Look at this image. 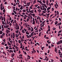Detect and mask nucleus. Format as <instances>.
<instances>
[{
  "mask_svg": "<svg viewBox=\"0 0 62 62\" xmlns=\"http://www.w3.org/2000/svg\"><path fill=\"white\" fill-rule=\"evenodd\" d=\"M7 24H8V19L6 20Z\"/></svg>",
  "mask_w": 62,
  "mask_h": 62,
  "instance_id": "18",
  "label": "nucleus"
},
{
  "mask_svg": "<svg viewBox=\"0 0 62 62\" xmlns=\"http://www.w3.org/2000/svg\"><path fill=\"white\" fill-rule=\"evenodd\" d=\"M5 11H6V10H5V9H4L3 10V12L4 13H5Z\"/></svg>",
  "mask_w": 62,
  "mask_h": 62,
  "instance_id": "22",
  "label": "nucleus"
},
{
  "mask_svg": "<svg viewBox=\"0 0 62 62\" xmlns=\"http://www.w3.org/2000/svg\"><path fill=\"white\" fill-rule=\"evenodd\" d=\"M12 15H15V14H14V13L13 12V13H12Z\"/></svg>",
  "mask_w": 62,
  "mask_h": 62,
  "instance_id": "58",
  "label": "nucleus"
},
{
  "mask_svg": "<svg viewBox=\"0 0 62 62\" xmlns=\"http://www.w3.org/2000/svg\"><path fill=\"white\" fill-rule=\"evenodd\" d=\"M5 46H8V45L7 44H5Z\"/></svg>",
  "mask_w": 62,
  "mask_h": 62,
  "instance_id": "49",
  "label": "nucleus"
},
{
  "mask_svg": "<svg viewBox=\"0 0 62 62\" xmlns=\"http://www.w3.org/2000/svg\"><path fill=\"white\" fill-rule=\"evenodd\" d=\"M20 9L21 10H22V9H23V6L22 5L21 6V7Z\"/></svg>",
  "mask_w": 62,
  "mask_h": 62,
  "instance_id": "15",
  "label": "nucleus"
},
{
  "mask_svg": "<svg viewBox=\"0 0 62 62\" xmlns=\"http://www.w3.org/2000/svg\"><path fill=\"white\" fill-rule=\"evenodd\" d=\"M45 21H43L42 23V24H44L45 23Z\"/></svg>",
  "mask_w": 62,
  "mask_h": 62,
  "instance_id": "29",
  "label": "nucleus"
},
{
  "mask_svg": "<svg viewBox=\"0 0 62 62\" xmlns=\"http://www.w3.org/2000/svg\"><path fill=\"white\" fill-rule=\"evenodd\" d=\"M42 7L43 9H42V7L41 8V10H46V8H45V7H44V6L43 5H42Z\"/></svg>",
  "mask_w": 62,
  "mask_h": 62,
  "instance_id": "1",
  "label": "nucleus"
},
{
  "mask_svg": "<svg viewBox=\"0 0 62 62\" xmlns=\"http://www.w3.org/2000/svg\"><path fill=\"white\" fill-rule=\"evenodd\" d=\"M57 14H56L57 15H59V12H58V11H57L56 12Z\"/></svg>",
  "mask_w": 62,
  "mask_h": 62,
  "instance_id": "7",
  "label": "nucleus"
},
{
  "mask_svg": "<svg viewBox=\"0 0 62 62\" xmlns=\"http://www.w3.org/2000/svg\"><path fill=\"white\" fill-rule=\"evenodd\" d=\"M3 19H4V20H6V19H5V17L4 16L3 17Z\"/></svg>",
  "mask_w": 62,
  "mask_h": 62,
  "instance_id": "54",
  "label": "nucleus"
},
{
  "mask_svg": "<svg viewBox=\"0 0 62 62\" xmlns=\"http://www.w3.org/2000/svg\"><path fill=\"white\" fill-rule=\"evenodd\" d=\"M36 23H38V24H39V21L38 20H37L36 21Z\"/></svg>",
  "mask_w": 62,
  "mask_h": 62,
  "instance_id": "20",
  "label": "nucleus"
},
{
  "mask_svg": "<svg viewBox=\"0 0 62 62\" xmlns=\"http://www.w3.org/2000/svg\"><path fill=\"white\" fill-rule=\"evenodd\" d=\"M33 4H35V3H36V1H33Z\"/></svg>",
  "mask_w": 62,
  "mask_h": 62,
  "instance_id": "30",
  "label": "nucleus"
},
{
  "mask_svg": "<svg viewBox=\"0 0 62 62\" xmlns=\"http://www.w3.org/2000/svg\"><path fill=\"white\" fill-rule=\"evenodd\" d=\"M1 28H3V29H2V30L4 29V27H3V25H1Z\"/></svg>",
  "mask_w": 62,
  "mask_h": 62,
  "instance_id": "21",
  "label": "nucleus"
},
{
  "mask_svg": "<svg viewBox=\"0 0 62 62\" xmlns=\"http://www.w3.org/2000/svg\"><path fill=\"white\" fill-rule=\"evenodd\" d=\"M31 32H32V31H34V30H33V28L32 27H31Z\"/></svg>",
  "mask_w": 62,
  "mask_h": 62,
  "instance_id": "10",
  "label": "nucleus"
},
{
  "mask_svg": "<svg viewBox=\"0 0 62 62\" xmlns=\"http://www.w3.org/2000/svg\"><path fill=\"white\" fill-rule=\"evenodd\" d=\"M21 6V5H18V7H19V8H20V7Z\"/></svg>",
  "mask_w": 62,
  "mask_h": 62,
  "instance_id": "59",
  "label": "nucleus"
},
{
  "mask_svg": "<svg viewBox=\"0 0 62 62\" xmlns=\"http://www.w3.org/2000/svg\"><path fill=\"white\" fill-rule=\"evenodd\" d=\"M58 53H59V54H61V53L60 51H59Z\"/></svg>",
  "mask_w": 62,
  "mask_h": 62,
  "instance_id": "45",
  "label": "nucleus"
},
{
  "mask_svg": "<svg viewBox=\"0 0 62 62\" xmlns=\"http://www.w3.org/2000/svg\"><path fill=\"white\" fill-rule=\"evenodd\" d=\"M21 41H23V39L22 38H21Z\"/></svg>",
  "mask_w": 62,
  "mask_h": 62,
  "instance_id": "40",
  "label": "nucleus"
},
{
  "mask_svg": "<svg viewBox=\"0 0 62 62\" xmlns=\"http://www.w3.org/2000/svg\"><path fill=\"white\" fill-rule=\"evenodd\" d=\"M23 45H22V46H21V47H20V48H23Z\"/></svg>",
  "mask_w": 62,
  "mask_h": 62,
  "instance_id": "34",
  "label": "nucleus"
},
{
  "mask_svg": "<svg viewBox=\"0 0 62 62\" xmlns=\"http://www.w3.org/2000/svg\"><path fill=\"white\" fill-rule=\"evenodd\" d=\"M19 29V25H18L17 26V27L16 28V30H18Z\"/></svg>",
  "mask_w": 62,
  "mask_h": 62,
  "instance_id": "4",
  "label": "nucleus"
},
{
  "mask_svg": "<svg viewBox=\"0 0 62 62\" xmlns=\"http://www.w3.org/2000/svg\"><path fill=\"white\" fill-rule=\"evenodd\" d=\"M27 56L29 57V58H28V59H30V58H31V57L30 56H29V55H28Z\"/></svg>",
  "mask_w": 62,
  "mask_h": 62,
  "instance_id": "6",
  "label": "nucleus"
},
{
  "mask_svg": "<svg viewBox=\"0 0 62 62\" xmlns=\"http://www.w3.org/2000/svg\"><path fill=\"white\" fill-rule=\"evenodd\" d=\"M29 18H27V22L29 21Z\"/></svg>",
  "mask_w": 62,
  "mask_h": 62,
  "instance_id": "46",
  "label": "nucleus"
},
{
  "mask_svg": "<svg viewBox=\"0 0 62 62\" xmlns=\"http://www.w3.org/2000/svg\"><path fill=\"white\" fill-rule=\"evenodd\" d=\"M22 33H25V31H24V30H23L22 31Z\"/></svg>",
  "mask_w": 62,
  "mask_h": 62,
  "instance_id": "12",
  "label": "nucleus"
},
{
  "mask_svg": "<svg viewBox=\"0 0 62 62\" xmlns=\"http://www.w3.org/2000/svg\"><path fill=\"white\" fill-rule=\"evenodd\" d=\"M33 33H34V31H33L32 33H31V36L32 37L33 36Z\"/></svg>",
  "mask_w": 62,
  "mask_h": 62,
  "instance_id": "3",
  "label": "nucleus"
},
{
  "mask_svg": "<svg viewBox=\"0 0 62 62\" xmlns=\"http://www.w3.org/2000/svg\"><path fill=\"white\" fill-rule=\"evenodd\" d=\"M2 23L3 24H5V22L3 21H2Z\"/></svg>",
  "mask_w": 62,
  "mask_h": 62,
  "instance_id": "11",
  "label": "nucleus"
},
{
  "mask_svg": "<svg viewBox=\"0 0 62 62\" xmlns=\"http://www.w3.org/2000/svg\"><path fill=\"white\" fill-rule=\"evenodd\" d=\"M14 38H15V35L14 34L13 35V39H14Z\"/></svg>",
  "mask_w": 62,
  "mask_h": 62,
  "instance_id": "37",
  "label": "nucleus"
},
{
  "mask_svg": "<svg viewBox=\"0 0 62 62\" xmlns=\"http://www.w3.org/2000/svg\"><path fill=\"white\" fill-rule=\"evenodd\" d=\"M60 43L61 44H62V40H61L60 41Z\"/></svg>",
  "mask_w": 62,
  "mask_h": 62,
  "instance_id": "35",
  "label": "nucleus"
},
{
  "mask_svg": "<svg viewBox=\"0 0 62 62\" xmlns=\"http://www.w3.org/2000/svg\"><path fill=\"white\" fill-rule=\"evenodd\" d=\"M47 58H47V56H46L45 58V59H43V60H46V59Z\"/></svg>",
  "mask_w": 62,
  "mask_h": 62,
  "instance_id": "24",
  "label": "nucleus"
},
{
  "mask_svg": "<svg viewBox=\"0 0 62 62\" xmlns=\"http://www.w3.org/2000/svg\"><path fill=\"white\" fill-rule=\"evenodd\" d=\"M43 2L44 4H45L46 3V1H44V0L43 1Z\"/></svg>",
  "mask_w": 62,
  "mask_h": 62,
  "instance_id": "17",
  "label": "nucleus"
},
{
  "mask_svg": "<svg viewBox=\"0 0 62 62\" xmlns=\"http://www.w3.org/2000/svg\"><path fill=\"white\" fill-rule=\"evenodd\" d=\"M19 32V30H17V31H16V33H17H17H18Z\"/></svg>",
  "mask_w": 62,
  "mask_h": 62,
  "instance_id": "26",
  "label": "nucleus"
},
{
  "mask_svg": "<svg viewBox=\"0 0 62 62\" xmlns=\"http://www.w3.org/2000/svg\"><path fill=\"white\" fill-rule=\"evenodd\" d=\"M40 34H41V32H40L39 34V37H40V35H41Z\"/></svg>",
  "mask_w": 62,
  "mask_h": 62,
  "instance_id": "55",
  "label": "nucleus"
},
{
  "mask_svg": "<svg viewBox=\"0 0 62 62\" xmlns=\"http://www.w3.org/2000/svg\"><path fill=\"white\" fill-rule=\"evenodd\" d=\"M60 35V33H58V37H59V36Z\"/></svg>",
  "mask_w": 62,
  "mask_h": 62,
  "instance_id": "41",
  "label": "nucleus"
},
{
  "mask_svg": "<svg viewBox=\"0 0 62 62\" xmlns=\"http://www.w3.org/2000/svg\"><path fill=\"white\" fill-rule=\"evenodd\" d=\"M48 28L49 29H50V26L49 25L48 26Z\"/></svg>",
  "mask_w": 62,
  "mask_h": 62,
  "instance_id": "56",
  "label": "nucleus"
},
{
  "mask_svg": "<svg viewBox=\"0 0 62 62\" xmlns=\"http://www.w3.org/2000/svg\"><path fill=\"white\" fill-rule=\"evenodd\" d=\"M46 46H48L49 45L48 44H46Z\"/></svg>",
  "mask_w": 62,
  "mask_h": 62,
  "instance_id": "61",
  "label": "nucleus"
},
{
  "mask_svg": "<svg viewBox=\"0 0 62 62\" xmlns=\"http://www.w3.org/2000/svg\"><path fill=\"white\" fill-rule=\"evenodd\" d=\"M39 59H43V58H41V57H40L39 58Z\"/></svg>",
  "mask_w": 62,
  "mask_h": 62,
  "instance_id": "60",
  "label": "nucleus"
},
{
  "mask_svg": "<svg viewBox=\"0 0 62 62\" xmlns=\"http://www.w3.org/2000/svg\"><path fill=\"white\" fill-rule=\"evenodd\" d=\"M46 4L47 6L49 5V4L48 3V1H47L46 2Z\"/></svg>",
  "mask_w": 62,
  "mask_h": 62,
  "instance_id": "9",
  "label": "nucleus"
},
{
  "mask_svg": "<svg viewBox=\"0 0 62 62\" xmlns=\"http://www.w3.org/2000/svg\"><path fill=\"white\" fill-rule=\"evenodd\" d=\"M23 27L22 26L21 27V29H23Z\"/></svg>",
  "mask_w": 62,
  "mask_h": 62,
  "instance_id": "63",
  "label": "nucleus"
},
{
  "mask_svg": "<svg viewBox=\"0 0 62 62\" xmlns=\"http://www.w3.org/2000/svg\"><path fill=\"white\" fill-rule=\"evenodd\" d=\"M17 4H17V5H19V4L20 3H19V2H17V3H16V5H17Z\"/></svg>",
  "mask_w": 62,
  "mask_h": 62,
  "instance_id": "38",
  "label": "nucleus"
},
{
  "mask_svg": "<svg viewBox=\"0 0 62 62\" xmlns=\"http://www.w3.org/2000/svg\"><path fill=\"white\" fill-rule=\"evenodd\" d=\"M51 45L52 46V47H54V45L53 44H51ZM52 46H51V47H52Z\"/></svg>",
  "mask_w": 62,
  "mask_h": 62,
  "instance_id": "43",
  "label": "nucleus"
},
{
  "mask_svg": "<svg viewBox=\"0 0 62 62\" xmlns=\"http://www.w3.org/2000/svg\"><path fill=\"white\" fill-rule=\"evenodd\" d=\"M11 25H12V24H11V23H10L9 24L10 26H11Z\"/></svg>",
  "mask_w": 62,
  "mask_h": 62,
  "instance_id": "62",
  "label": "nucleus"
},
{
  "mask_svg": "<svg viewBox=\"0 0 62 62\" xmlns=\"http://www.w3.org/2000/svg\"><path fill=\"white\" fill-rule=\"evenodd\" d=\"M1 44H2V45H4V44H5V43H4V42H3Z\"/></svg>",
  "mask_w": 62,
  "mask_h": 62,
  "instance_id": "39",
  "label": "nucleus"
},
{
  "mask_svg": "<svg viewBox=\"0 0 62 62\" xmlns=\"http://www.w3.org/2000/svg\"><path fill=\"white\" fill-rule=\"evenodd\" d=\"M58 23V22L57 21H56V22L55 23V24L56 25Z\"/></svg>",
  "mask_w": 62,
  "mask_h": 62,
  "instance_id": "8",
  "label": "nucleus"
},
{
  "mask_svg": "<svg viewBox=\"0 0 62 62\" xmlns=\"http://www.w3.org/2000/svg\"><path fill=\"white\" fill-rule=\"evenodd\" d=\"M13 6H16V4L15 3H14V4L13 5Z\"/></svg>",
  "mask_w": 62,
  "mask_h": 62,
  "instance_id": "64",
  "label": "nucleus"
},
{
  "mask_svg": "<svg viewBox=\"0 0 62 62\" xmlns=\"http://www.w3.org/2000/svg\"><path fill=\"white\" fill-rule=\"evenodd\" d=\"M16 10H18V8H16Z\"/></svg>",
  "mask_w": 62,
  "mask_h": 62,
  "instance_id": "51",
  "label": "nucleus"
},
{
  "mask_svg": "<svg viewBox=\"0 0 62 62\" xmlns=\"http://www.w3.org/2000/svg\"><path fill=\"white\" fill-rule=\"evenodd\" d=\"M18 42L19 43H21V41L20 40H19Z\"/></svg>",
  "mask_w": 62,
  "mask_h": 62,
  "instance_id": "31",
  "label": "nucleus"
},
{
  "mask_svg": "<svg viewBox=\"0 0 62 62\" xmlns=\"http://www.w3.org/2000/svg\"><path fill=\"white\" fill-rule=\"evenodd\" d=\"M26 34L27 35H29V33L28 32V31H27L26 32Z\"/></svg>",
  "mask_w": 62,
  "mask_h": 62,
  "instance_id": "2",
  "label": "nucleus"
},
{
  "mask_svg": "<svg viewBox=\"0 0 62 62\" xmlns=\"http://www.w3.org/2000/svg\"><path fill=\"white\" fill-rule=\"evenodd\" d=\"M13 12H14V13H15V14H17V13L16 12V11H14V10H13Z\"/></svg>",
  "mask_w": 62,
  "mask_h": 62,
  "instance_id": "13",
  "label": "nucleus"
},
{
  "mask_svg": "<svg viewBox=\"0 0 62 62\" xmlns=\"http://www.w3.org/2000/svg\"><path fill=\"white\" fill-rule=\"evenodd\" d=\"M48 47H49V49H51V48L50 46H48Z\"/></svg>",
  "mask_w": 62,
  "mask_h": 62,
  "instance_id": "48",
  "label": "nucleus"
},
{
  "mask_svg": "<svg viewBox=\"0 0 62 62\" xmlns=\"http://www.w3.org/2000/svg\"><path fill=\"white\" fill-rule=\"evenodd\" d=\"M24 31H25V32H26V30L25 29H24Z\"/></svg>",
  "mask_w": 62,
  "mask_h": 62,
  "instance_id": "57",
  "label": "nucleus"
},
{
  "mask_svg": "<svg viewBox=\"0 0 62 62\" xmlns=\"http://www.w3.org/2000/svg\"><path fill=\"white\" fill-rule=\"evenodd\" d=\"M51 9V7H49L47 9V10H49V9Z\"/></svg>",
  "mask_w": 62,
  "mask_h": 62,
  "instance_id": "5",
  "label": "nucleus"
},
{
  "mask_svg": "<svg viewBox=\"0 0 62 62\" xmlns=\"http://www.w3.org/2000/svg\"><path fill=\"white\" fill-rule=\"evenodd\" d=\"M62 31H59V32H58V33H61L62 32Z\"/></svg>",
  "mask_w": 62,
  "mask_h": 62,
  "instance_id": "44",
  "label": "nucleus"
},
{
  "mask_svg": "<svg viewBox=\"0 0 62 62\" xmlns=\"http://www.w3.org/2000/svg\"><path fill=\"white\" fill-rule=\"evenodd\" d=\"M27 28L29 29H30V30H31V28H30V27H27Z\"/></svg>",
  "mask_w": 62,
  "mask_h": 62,
  "instance_id": "50",
  "label": "nucleus"
},
{
  "mask_svg": "<svg viewBox=\"0 0 62 62\" xmlns=\"http://www.w3.org/2000/svg\"><path fill=\"white\" fill-rule=\"evenodd\" d=\"M4 4H5V5H7V2H5L4 3Z\"/></svg>",
  "mask_w": 62,
  "mask_h": 62,
  "instance_id": "33",
  "label": "nucleus"
},
{
  "mask_svg": "<svg viewBox=\"0 0 62 62\" xmlns=\"http://www.w3.org/2000/svg\"><path fill=\"white\" fill-rule=\"evenodd\" d=\"M15 26L16 27H17V26H18V24H17V23H16V24H15Z\"/></svg>",
  "mask_w": 62,
  "mask_h": 62,
  "instance_id": "27",
  "label": "nucleus"
},
{
  "mask_svg": "<svg viewBox=\"0 0 62 62\" xmlns=\"http://www.w3.org/2000/svg\"><path fill=\"white\" fill-rule=\"evenodd\" d=\"M12 55V56H14V55H15V54L14 53Z\"/></svg>",
  "mask_w": 62,
  "mask_h": 62,
  "instance_id": "28",
  "label": "nucleus"
},
{
  "mask_svg": "<svg viewBox=\"0 0 62 62\" xmlns=\"http://www.w3.org/2000/svg\"><path fill=\"white\" fill-rule=\"evenodd\" d=\"M1 18V21H3V16H2Z\"/></svg>",
  "mask_w": 62,
  "mask_h": 62,
  "instance_id": "52",
  "label": "nucleus"
},
{
  "mask_svg": "<svg viewBox=\"0 0 62 62\" xmlns=\"http://www.w3.org/2000/svg\"><path fill=\"white\" fill-rule=\"evenodd\" d=\"M0 38H1V39H3V36H1Z\"/></svg>",
  "mask_w": 62,
  "mask_h": 62,
  "instance_id": "42",
  "label": "nucleus"
},
{
  "mask_svg": "<svg viewBox=\"0 0 62 62\" xmlns=\"http://www.w3.org/2000/svg\"><path fill=\"white\" fill-rule=\"evenodd\" d=\"M25 11H26V10L23 9V12H25Z\"/></svg>",
  "mask_w": 62,
  "mask_h": 62,
  "instance_id": "16",
  "label": "nucleus"
},
{
  "mask_svg": "<svg viewBox=\"0 0 62 62\" xmlns=\"http://www.w3.org/2000/svg\"><path fill=\"white\" fill-rule=\"evenodd\" d=\"M3 34V32H2V31H0V34Z\"/></svg>",
  "mask_w": 62,
  "mask_h": 62,
  "instance_id": "14",
  "label": "nucleus"
},
{
  "mask_svg": "<svg viewBox=\"0 0 62 62\" xmlns=\"http://www.w3.org/2000/svg\"><path fill=\"white\" fill-rule=\"evenodd\" d=\"M31 53H32V54L34 53V51H31Z\"/></svg>",
  "mask_w": 62,
  "mask_h": 62,
  "instance_id": "47",
  "label": "nucleus"
},
{
  "mask_svg": "<svg viewBox=\"0 0 62 62\" xmlns=\"http://www.w3.org/2000/svg\"><path fill=\"white\" fill-rule=\"evenodd\" d=\"M8 46H7L6 47V49H8Z\"/></svg>",
  "mask_w": 62,
  "mask_h": 62,
  "instance_id": "25",
  "label": "nucleus"
},
{
  "mask_svg": "<svg viewBox=\"0 0 62 62\" xmlns=\"http://www.w3.org/2000/svg\"><path fill=\"white\" fill-rule=\"evenodd\" d=\"M32 24H35V21L33 22Z\"/></svg>",
  "mask_w": 62,
  "mask_h": 62,
  "instance_id": "36",
  "label": "nucleus"
},
{
  "mask_svg": "<svg viewBox=\"0 0 62 62\" xmlns=\"http://www.w3.org/2000/svg\"><path fill=\"white\" fill-rule=\"evenodd\" d=\"M6 25V28H8V27H9V26H8V25Z\"/></svg>",
  "mask_w": 62,
  "mask_h": 62,
  "instance_id": "23",
  "label": "nucleus"
},
{
  "mask_svg": "<svg viewBox=\"0 0 62 62\" xmlns=\"http://www.w3.org/2000/svg\"><path fill=\"white\" fill-rule=\"evenodd\" d=\"M39 27V26L38 25L37 27V28L35 29V30H38V28Z\"/></svg>",
  "mask_w": 62,
  "mask_h": 62,
  "instance_id": "19",
  "label": "nucleus"
},
{
  "mask_svg": "<svg viewBox=\"0 0 62 62\" xmlns=\"http://www.w3.org/2000/svg\"><path fill=\"white\" fill-rule=\"evenodd\" d=\"M15 48H16V49H19V48H18L17 46H16V47Z\"/></svg>",
  "mask_w": 62,
  "mask_h": 62,
  "instance_id": "32",
  "label": "nucleus"
},
{
  "mask_svg": "<svg viewBox=\"0 0 62 62\" xmlns=\"http://www.w3.org/2000/svg\"><path fill=\"white\" fill-rule=\"evenodd\" d=\"M46 39H49V38L48 37H46V38H45Z\"/></svg>",
  "mask_w": 62,
  "mask_h": 62,
  "instance_id": "53",
  "label": "nucleus"
}]
</instances>
